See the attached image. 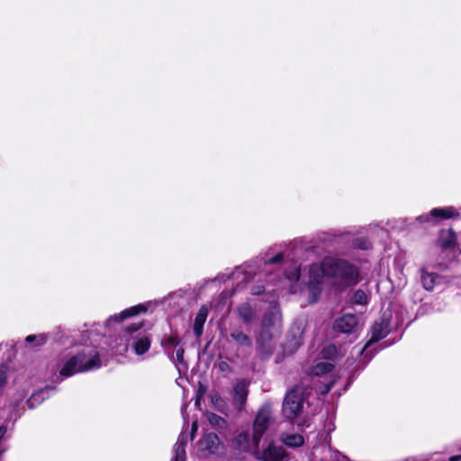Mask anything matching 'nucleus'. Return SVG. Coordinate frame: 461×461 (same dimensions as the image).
<instances>
[{"instance_id": "30", "label": "nucleus", "mask_w": 461, "mask_h": 461, "mask_svg": "<svg viewBox=\"0 0 461 461\" xmlns=\"http://www.w3.org/2000/svg\"><path fill=\"white\" fill-rule=\"evenodd\" d=\"M185 451L183 444L178 445L176 450L175 461H185Z\"/></svg>"}, {"instance_id": "27", "label": "nucleus", "mask_w": 461, "mask_h": 461, "mask_svg": "<svg viewBox=\"0 0 461 461\" xmlns=\"http://www.w3.org/2000/svg\"><path fill=\"white\" fill-rule=\"evenodd\" d=\"M27 343H35V346H42L47 342V337L44 334L29 335L25 338Z\"/></svg>"}, {"instance_id": "40", "label": "nucleus", "mask_w": 461, "mask_h": 461, "mask_svg": "<svg viewBox=\"0 0 461 461\" xmlns=\"http://www.w3.org/2000/svg\"><path fill=\"white\" fill-rule=\"evenodd\" d=\"M297 426H298V427H301V426H304V424H302V423L298 422V423H297Z\"/></svg>"}, {"instance_id": "16", "label": "nucleus", "mask_w": 461, "mask_h": 461, "mask_svg": "<svg viewBox=\"0 0 461 461\" xmlns=\"http://www.w3.org/2000/svg\"><path fill=\"white\" fill-rule=\"evenodd\" d=\"M420 272L422 287L428 292H432L434 290L436 281L440 278V276L434 272H429L425 267L420 268Z\"/></svg>"}, {"instance_id": "28", "label": "nucleus", "mask_w": 461, "mask_h": 461, "mask_svg": "<svg viewBox=\"0 0 461 461\" xmlns=\"http://www.w3.org/2000/svg\"><path fill=\"white\" fill-rule=\"evenodd\" d=\"M321 354L325 359H334L337 357L338 350L335 345L330 344L323 348Z\"/></svg>"}, {"instance_id": "20", "label": "nucleus", "mask_w": 461, "mask_h": 461, "mask_svg": "<svg viewBox=\"0 0 461 461\" xmlns=\"http://www.w3.org/2000/svg\"><path fill=\"white\" fill-rule=\"evenodd\" d=\"M233 446L240 452H248L250 448L249 434L248 432H240L235 438Z\"/></svg>"}, {"instance_id": "15", "label": "nucleus", "mask_w": 461, "mask_h": 461, "mask_svg": "<svg viewBox=\"0 0 461 461\" xmlns=\"http://www.w3.org/2000/svg\"><path fill=\"white\" fill-rule=\"evenodd\" d=\"M237 314L244 324L249 325L256 319V311L249 303H242L237 307Z\"/></svg>"}, {"instance_id": "4", "label": "nucleus", "mask_w": 461, "mask_h": 461, "mask_svg": "<svg viewBox=\"0 0 461 461\" xmlns=\"http://www.w3.org/2000/svg\"><path fill=\"white\" fill-rule=\"evenodd\" d=\"M271 421V406L270 404H264L258 409L253 421L252 444L256 448H258L261 438L267 430Z\"/></svg>"}, {"instance_id": "35", "label": "nucleus", "mask_w": 461, "mask_h": 461, "mask_svg": "<svg viewBox=\"0 0 461 461\" xmlns=\"http://www.w3.org/2000/svg\"><path fill=\"white\" fill-rule=\"evenodd\" d=\"M218 367H219L220 371H221V372H230L231 371L230 366L225 361H221L218 365Z\"/></svg>"}, {"instance_id": "39", "label": "nucleus", "mask_w": 461, "mask_h": 461, "mask_svg": "<svg viewBox=\"0 0 461 461\" xmlns=\"http://www.w3.org/2000/svg\"><path fill=\"white\" fill-rule=\"evenodd\" d=\"M317 290H318V294L320 295L321 294V289L319 287H315Z\"/></svg>"}, {"instance_id": "12", "label": "nucleus", "mask_w": 461, "mask_h": 461, "mask_svg": "<svg viewBox=\"0 0 461 461\" xmlns=\"http://www.w3.org/2000/svg\"><path fill=\"white\" fill-rule=\"evenodd\" d=\"M432 225H438L441 221L458 218L460 213L453 206L437 207L430 210Z\"/></svg>"}, {"instance_id": "18", "label": "nucleus", "mask_w": 461, "mask_h": 461, "mask_svg": "<svg viewBox=\"0 0 461 461\" xmlns=\"http://www.w3.org/2000/svg\"><path fill=\"white\" fill-rule=\"evenodd\" d=\"M77 366V358H75L74 356L69 357L59 370V375L62 377H70L77 373H80Z\"/></svg>"}, {"instance_id": "31", "label": "nucleus", "mask_w": 461, "mask_h": 461, "mask_svg": "<svg viewBox=\"0 0 461 461\" xmlns=\"http://www.w3.org/2000/svg\"><path fill=\"white\" fill-rule=\"evenodd\" d=\"M284 260V254L282 252L277 253L274 257L267 259L268 264H279Z\"/></svg>"}, {"instance_id": "9", "label": "nucleus", "mask_w": 461, "mask_h": 461, "mask_svg": "<svg viewBox=\"0 0 461 461\" xmlns=\"http://www.w3.org/2000/svg\"><path fill=\"white\" fill-rule=\"evenodd\" d=\"M435 244L442 251L454 249L457 245L456 232L452 228L440 230Z\"/></svg>"}, {"instance_id": "36", "label": "nucleus", "mask_w": 461, "mask_h": 461, "mask_svg": "<svg viewBox=\"0 0 461 461\" xmlns=\"http://www.w3.org/2000/svg\"><path fill=\"white\" fill-rule=\"evenodd\" d=\"M205 390H206L205 387H203L202 384H200L199 389L197 391L198 398L196 400V403H198L199 398L203 395V393H205Z\"/></svg>"}, {"instance_id": "22", "label": "nucleus", "mask_w": 461, "mask_h": 461, "mask_svg": "<svg viewBox=\"0 0 461 461\" xmlns=\"http://www.w3.org/2000/svg\"><path fill=\"white\" fill-rule=\"evenodd\" d=\"M208 421L212 427H216L220 429H224L228 426L226 420L216 413H211L208 416Z\"/></svg>"}, {"instance_id": "29", "label": "nucleus", "mask_w": 461, "mask_h": 461, "mask_svg": "<svg viewBox=\"0 0 461 461\" xmlns=\"http://www.w3.org/2000/svg\"><path fill=\"white\" fill-rule=\"evenodd\" d=\"M143 327V322H138V323H132L127 326L126 331L130 333L131 335L140 332V330Z\"/></svg>"}, {"instance_id": "25", "label": "nucleus", "mask_w": 461, "mask_h": 461, "mask_svg": "<svg viewBox=\"0 0 461 461\" xmlns=\"http://www.w3.org/2000/svg\"><path fill=\"white\" fill-rule=\"evenodd\" d=\"M352 302L355 304L366 305L368 303L367 294L362 289H357L353 294Z\"/></svg>"}, {"instance_id": "19", "label": "nucleus", "mask_w": 461, "mask_h": 461, "mask_svg": "<svg viewBox=\"0 0 461 461\" xmlns=\"http://www.w3.org/2000/svg\"><path fill=\"white\" fill-rule=\"evenodd\" d=\"M230 338L240 347H252V339L240 329H234L230 333Z\"/></svg>"}, {"instance_id": "17", "label": "nucleus", "mask_w": 461, "mask_h": 461, "mask_svg": "<svg viewBox=\"0 0 461 461\" xmlns=\"http://www.w3.org/2000/svg\"><path fill=\"white\" fill-rule=\"evenodd\" d=\"M281 441L288 447L295 448L304 445V438L299 433H284L281 435Z\"/></svg>"}, {"instance_id": "34", "label": "nucleus", "mask_w": 461, "mask_h": 461, "mask_svg": "<svg viewBox=\"0 0 461 461\" xmlns=\"http://www.w3.org/2000/svg\"><path fill=\"white\" fill-rule=\"evenodd\" d=\"M417 221L420 223L432 222V217L430 215V212L418 216Z\"/></svg>"}, {"instance_id": "32", "label": "nucleus", "mask_w": 461, "mask_h": 461, "mask_svg": "<svg viewBox=\"0 0 461 461\" xmlns=\"http://www.w3.org/2000/svg\"><path fill=\"white\" fill-rule=\"evenodd\" d=\"M265 286L263 285H257L251 287V294L253 295H261L265 293Z\"/></svg>"}, {"instance_id": "37", "label": "nucleus", "mask_w": 461, "mask_h": 461, "mask_svg": "<svg viewBox=\"0 0 461 461\" xmlns=\"http://www.w3.org/2000/svg\"><path fill=\"white\" fill-rule=\"evenodd\" d=\"M197 431V423L196 421L193 422L192 424V429H191V438L194 439V434Z\"/></svg>"}, {"instance_id": "10", "label": "nucleus", "mask_w": 461, "mask_h": 461, "mask_svg": "<svg viewBox=\"0 0 461 461\" xmlns=\"http://www.w3.org/2000/svg\"><path fill=\"white\" fill-rule=\"evenodd\" d=\"M131 348L137 356L147 353L151 346V334L143 331L131 336Z\"/></svg>"}, {"instance_id": "21", "label": "nucleus", "mask_w": 461, "mask_h": 461, "mask_svg": "<svg viewBox=\"0 0 461 461\" xmlns=\"http://www.w3.org/2000/svg\"><path fill=\"white\" fill-rule=\"evenodd\" d=\"M334 365L329 362H319L312 366V373L314 375H322L330 373L334 369Z\"/></svg>"}, {"instance_id": "7", "label": "nucleus", "mask_w": 461, "mask_h": 461, "mask_svg": "<svg viewBox=\"0 0 461 461\" xmlns=\"http://www.w3.org/2000/svg\"><path fill=\"white\" fill-rule=\"evenodd\" d=\"M391 320L389 317L384 315L381 318V321H375L371 328V339L366 345V347L370 346L373 343L378 342L381 339H384L391 331L390 330Z\"/></svg>"}, {"instance_id": "11", "label": "nucleus", "mask_w": 461, "mask_h": 461, "mask_svg": "<svg viewBox=\"0 0 461 461\" xmlns=\"http://www.w3.org/2000/svg\"><path fill=\"white\" fill-rule=\"evenodd\" d=\"M358 319L356 314L346 313L340 318L336 319L334 322V330L341 333H351L357 325Z\"/></svg>"}, {"instance_id": "3", "label": "nucleus", "mask_w": 461, "mask_h": 461, "mask_svg": "<svg viewBox=\"0 0 461 461\" xmlns=\"http://www.w3.org/2000/svg\"><path fill=\"white\" fill-rule=\"evenodd\" d=\"M281 321V312L278 305H271L264 313L258 343L262 346L273 339V330Z\"/></svg>"}, {"instance_id": "26", "label": "nucleus", "mask_w": 461, "mask_h": 461, "mask_svg": "<svg viewBox=\"0 0 461 461\" xmlns=\"http://www.w3.org/2000/svg\"><path fill=\"white\" fill-rule=\"evenodd\" d=\"M235 397L241 404H243L248 396V390L243 384H237L234 387Z\"/></svg>"}, {"instance_id": "23", "label": "nucleus", "mask_w": 461, "mask_h": 461, "mask_svg": "<svg viewBox=\"0 0 461 461\" xmlns=\"http://www.w3.org/2000/svg\"><path fill=\"white\" fill-rule=\"evenodd\" d=\"M352 247L361 250L372 249V242L366 237H357L352 240Z\"/></svg>"}, {"instance_id": "5", "label": "nucleus", "mask_w": 461, "mask_h": 461, "mask_svg": "<svg viewBox=\"0 0 461 461\" xmlns=\"http://www.w3.org/2000/svg\"><path fill=\"white\" fill-rule=\"evenodd\" d=\"M198 446L201 450L207 451L216 456H222L226 452L224 443L214 432L204 433L198 440Z\"/></svg>"}, {"instance_id": "33", "label": "nucleus", "mask_w": 461, "mask_h": 461, "mask_svg": "<svg viewBox=\"0 0 461 461\" xmlns=\"http://www.w3.org/2000/svg\"><path fill=\"white\" fill-rule=\"evenodd\" d=\"M184 355H185V348L183 347L177 348L176 350V361L179 364H183L185 362Z\"/></svg>"}, {"instance_id": "14", "label": "nucleus", "mask_w": 461, "mask_h": 461, "mask_svg": "<svg viewBox=\"0 0 461 461\" xmlns=\"http://www.w3.org/2000/svg\"><path fill=\"white\" fill-rule=\"evenodd\" d=\"M208 316V309L205 305H202L198 310L193 326L194 334L196 338H201L203 333V326Z\"/></svg>"}, {"instance_id": "6", "label": "nucleus", "mask_w": 461, "mask_h": 461, "mask_svg": "<svg viewBox=\"0 0 461 461\" xmlns=\"http://www.w3.org/2000/svg\"><path fill=\"white\" fill-rule=\"evenodd\" d=\"M74 357L77 358V366L81 373L97 369L102 366L100 355L96 351L94 352V354H87L85 351H80L74 355Z\"/></svg>"}, {"instance_id": "13", "label": "nucleus", "mask_w": 461, "mask_h": 461, "mask_svg": "<svg viewBox=\"0 0 461 461\" xmlns=\"http://www.w3.org/2000/svg\"><path fill=\"white\" fill-rule=\"evenodd\" d=\"M148 312V307L143 304L140 303L134 306H131L130 308H127L123 311H122L119 314H116L113 316L112 318L118 322L123 321L126 319L135 317L139 314L145 313Z\"/></svg>"}, {"instance_id": "24", "label": "nucleus", "mask_w": 461, "mask_h": 461, "mask_svg": "<svg viewBox=\"0 0 461 461\" xmlns=\"http://www.w3.org/2000/svg\"><path fill=\"white\" fill-rule=\"evenodd\" d=\"M181 343V339L177 335L166 337L161 340V347L167 350L173 347L176 348Z\"/></svg>"}, {"instance_id": "38", "label": "nucleus", "mask_w": 461, "mask_h": 461, "mask_svg": "<svg viewBox=\"0 0 461 461\" xmlns=\"http://www.w3.org/2000/svg\"><path fill=\"white\" fill-rule=\"evenodd\" d=\"M448 461H461V454L450 456Z\"/></svg>"}, {"instance_id": "2", "label": "nucleus", "mask_w": 461, "mask_h": 461, "mask_svg": "<svg viewBox=\"0 0 461 461\" xmlns=\"http://www.w3.org/2000/svg\"><path fill=\"white\" fill-rule=\"evenodd\" d=\"M304 400V395L298 386L293 387L285 394L282 411L287 420L294 422L302 414Z\"/></svg>"}, {"instance_id": "8", "label": "nucleus", "mask_w": 461, "mask_h": 461, "mask_svg": "<svg viewBox=\"0 0 461 461\" xmlns=\"http://www.w3.org/2000/svg\"><path fill=\"white\" fill-rule=\"evenodd\" d=\"M255 456L261 461H284L287 457V454L283 447L270 442L261 453H258Z\"/></svg>"}, {"instance_id": "1", "label": "nucleus", "mask_w": 461, "mask_h": 461, "mask_svg": "<svg viewBox=\"0 0 461 461\" xmlns=\"http://www.w3.org/2000/svg\"><path fill=\"white\" fill-rule=\"evenodd\" d=\"M321 269L324 276L338 280V286L342 289L357 285L361 279L359 267L341 258L325 257Z\"/></svg>"}]
</instances>
